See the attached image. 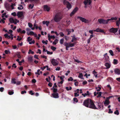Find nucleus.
<instances>
[{"label":"nucleus","mask_w":120,"mask_h":120,"mask_svg":"<svg viewBox=\"0 0 120 120\" xmlns=\"http://www.w3.org/2000/svg\"><path fill=\"white\" fill-rule=\"evenodd\" d=\"M83 105L86 107L94 109H97L95 105L94 101L90 98L85 100L83 103Z\"/></svg>","instance_id":"1"},{"label":"nucleus","mask_w":120,"mask_h":120,"mask_svg":"<svg viewBox=\"0 0 120 120\" xmlns=\"http://www.w3.org/2000/svg\"><path fill=\"white\" fill-rule=\"evenodd\" d=\"M117 19L116 17H112L110 19H108L106 20L101 19H98V22L100 24H107L109 21L116 20Z\"/></svg>","instance_id":"2"},{"label":"nucleus","mask_w":120,"mask_h":120,"mask_svg":"<svg viewBox=\"0 0 120 120\" xmlns=\"http://www.w3.org/2000/svg\"><path fill=\"white\" fill-rule=\"evenodd\" d=\"M53 16V20L55 22H60L62 18V16L59 13H56L55 15H54Z\"/></svg>","instance_id":"3"},{"label":"nucleus","mask_w":120,"mask_h":120,"mask_svg":"<svg viewBox=\"0 0 120 120\" xmlns=\"http://www.w3.org/2000/svg\"><path fill=\"white\" fill-rule=\"evenodd\" d=\"M64 45L66 47V50H68V48L70 47H72L74 46V44L73 43H68L66 42L64 43Z\"/></svg>","instance_id":"4"},{"label":"nucleus","mask_w":120,"mask_h":120,"mask_svg":"<svg viewBox=\"0 0 120 120\" xmlns=\"http://www.w3.org/2000/svg\"><path fill=\"white\" fill-rule=\"evenodd\" d=\"M77 19H79L82 22H84L85 23H88L90 21L80 16H78Z\"/></svg>","instance_id":"5"},{"label":"nucleus","mask_w":120,"mask_h":120,"mask_svg":"<svg viewBox=\"0 0 120 120\" xmlns=\"http://www.w3.org/2000/svg\"><path fill=\"white\" fill-rule=\"evenodd\" d=\"M9 20L11 23H14L15 24H17L16 21H17V20L16 19H15L14 20L12 18H11L9 19Z\"/></svg>","instance_id":"6"},{"label":"nucleus","mask_w":120,"mask_h":120,"mask_svg":"<svg viewBox=\"0 0 120 120\" xmlns=\"http://www.w3.org/2000/svg\"><path fill=\"white\" fill-rule=\"evenodd\" d=\"M117 30V28H111L109 30V31L110 32L114 33L116 32Z\"/></svg>","instance_id":"7"},{"label":"nucleus","mask_w":120,"mask_h":120,"mask_svg":"<svg viewBox=\"0 0 120 120\" xmlns=\"http://www.w3.org/2000/svg\"><path fill=\"white\" fill-rule=\"evenodd\" d=\"M44 9L45 11H49L50 10V8L47 5H45L44 6Z\"/></svg>","instance_id":"8"},{"label":"nucleus","mask_w":120,"mask_h":120,"mask_svg":"<svg viewBox=\"0 0 120 120\" xmlns=\"http://www.w3.org/2000/svg\"><path fill=\"white\" fill-rule=\"evenodd\" d=\"M104 59L105 60V61H107L109 60V57L107 55V53H106L104 55Z\"/></svg>","instance_id":"9"},{"label":"nucleus","mask_w":120,"mask_h":120,"mask_svg":"<svg viewBox=\"0 0 120 120\" xmlns=\"http://www.w3.org/2000/svg\"><path fill=\"white\" fill-rule=\"evenodd\" d=\"M56 60L54 59H53L51 60V63L53 66H57L58 65V64L56 62Z\"/></svg>","instance_id":"10"},{"label":"nucleus","mask_w":120,"mask_h":120,"mask_svg":"<svg viewBox=\"0 0 120 120\" xmlns=\"http://www.w3.org/2000/svg\"><path fill=\"white\" fill-rule=\"evenodd\" d=\"M58 94L57 93H53L52 94V95L53 98H58L59 97Z\"/></svg>","instance_id":"11"},{"label":"nucleus","mask_w":120,"mask_h":120,"mask_svg":"<svg viewBox=\"0 0 120 120\" xmlns=\"http://www.w3.org/2000/svg\"><path fill=\"white\" fill-rule=\"evenodd\" d=\"M23 14V13L22 11H18L17 13V15L18 18L21 17Z\"/></svg>","instance_id":"12"},{"label":"nucleus","mask_w":120,"mask_h":120,"mask_svg":"<svg viewBox=\"0 0 120 120\" xmlns=\"http://www.w3.org/2000/svg\"><path fill=\"white\" fill-rule=\"evenodd\" d=\"M89 3V4L90 5L91 3V0H86L84 1L83 2V3L85 5H86L87 4Z\"/></svg>","instance_id":"13"},{"label":"nucleus","mask_w":120,"mask_h":120,"mask_svg":"<svg viewBox=\"0 0 120 120\" xmlns=\"http://www.w3.org/2000/svg\"><path fill=\"white\" fill-rule=\"evenodd\" d=\"M110 103V102L109 100H105L104 102V104L105 106H106L109 105Z\"/></svg>","instance_id":"14"},{"label":"nucleus","mask_w":120,"mask_h":120,"mask_svg":"<svg viewBox=\"0 0 120 120\" xmlns=\"http://www.w3.org/2000/svg\"><path fill=\"white\" fill-rule=\"evenodd\" d=\"M115 73L118 75L120 74V70L118 68H116L114 70Z\"/></svg>","instance_id":"15"},{"label":"nucleus","mask_w":120,"mask_h":120,"mask_svg":"<svg viewBox=\"0 0 120 120\" xmlns=\"http://www.w3.org/2000/svg\"><path fill=\"white\" fill-rule=\"evenodd\" d=\"M66 4L67 5V7L68 9H70L71 8V5L70 4L69 2H67V3Z\"/></svg>","instance_id":"16"},{"label":"nucleus","mask_w":120,"mask_h":120,"mask_svg":"<svg viewBox=\"0 0 120 120\" xmlns=\"http://www.w3.org/2000/svg\"><path fill=\"white\" fill-rule=\"evenodd\" d=\"M4 6L6 9L7 11H8L10 9L9 5L7 3L4 4Z\"/></svg>","instance_id":"17"},{"label":"nucleus","mask_w":120,"mask_h":120,"mask_svg":"<svg viewBox=\"0 0 120 120\" xmlns=\"http://www.w3.org/2000/svg\"><path fill=\"white\" fill-rule=\"evenodd\" d=\"M105 65L107 69H108L110 68L111 65L108 63H106L105 64Z\"/></svg>","instance_id":"18"},{"label":"nucleus","mask_w":120,"mask_h":120,"mask_svg":"<svg viewBox=\"0 0 120 120\" xmlns=\"http://www.w3.org/2000/svg\"><path fill=\"white\" fill-rule=\"evenodd\" d=\"M42 23L43 24H46V25L48 26L49 23V22L48 21H43L42 22Z\"/></svg>","instance_id":"19"},{"label":"nucleus","mask_w":120,"mask_h":120,"mask_svg":"<svg viewBox=\"0 0 120 120\" xmlns=\"http://www.w3.org/2000/svg\"><path fill=\"white\" fill-rule=\"evenodd\" d=\"M33 60V57L32 56L29 57H28V61L29 62H32Z\"/></svg>","instance_id":"20"},{"label":"nucleus","mask_w":120,"mask_h":120,"mask_svg":"<svg viewBox=\"0 0 120 120\" xmlns=\"http://www.w3.org/2000/svg\"><path fill=\"white\" fill-rule=\"evenodd\" d=\"M118 63V60L116 59H114L113 62V63L114 65H116Z\"/></svg>","instance_id":"21"},{"label":"nucleus","mask_w":120,"mask_h":120,"mask_svg":"<svg viewBox=\"0 0 120 120\" xmlns=\"http://www.w3.org/2000/svg\"><path fill=\"white\" fill-rule=\"evenodd\" d=\"M93 31L98 32V28H97L96 30H89V32L91 34H93Z\"/></svg>","instance_id":"22"},{"label":"nucleus","mask_w":120,"mask_h":120,"mask_svg":"<svg viewBox=\"0 0 120 120\" xmlns=\"http://www.w3.org/2000/svg\"><path fill=\"white\" fill-rule=\"evenodd\" d=\"M98 32L104 33V34H105V33L103 30L100 29L99 28H98Z\"/></svg>","instance_id":"23"},{"label":"nucleus","mask_w":120,"mask_h":120,"mask_svg":"<svg viewBox=\"0 0 120 120\" xmlns=\"http://www.w3.org/2000/svg\"><path fill=\"white\" fill-rule=\"evenodd\" d=\"M78 7H76L73 10V11L75 13L77 11H78Z\"/></svg>","instance_id":"24"},{"label":"nucleus","mask_w":120,"mask_h":120,"mask_svg":"<svg viewBox=\"0 0 120 120\" xmlns=\"http://www.w3.org/2000/svg\"><path fill=\"white\" fill-rule=\"evenodd\" d=\"M58 40L57 39H56L53 42L52 44L55 45H56L58 43Z\"/></svg>","instance_id":"25"},{"label":"nucleus","mask_w":120,"mask_h":120,"mask_svg":"<svg viewBox=\"0 0 120 120\" xmlns=\"http://www.w3.org/2000/svg\"><path fill=\"white\" fill-rule=\"evenodd\" d=\"M16 79H11V82L12 83H13L14 84H15L16 82L15 81Z\"/></svg>","instance_id":"26"},{"label":"nucleus","mask_w":120,"mask_h":120,"mask_svg":"<svg viewBox=\"0 0 120 120\" xmlns=\"http://www.w3.org/2000/svg\"><path fill=\"white\" fill-rule=\"evenodd\" d=\"M34 32L33 31H31L30 32L29 34H27H27L28 35H33L34 34Z\"/></svg>","instance_id":"27"},{"label":"nucleus","mask_w":120,"mask_h":120,"mask_svg":"<svg viewBox=\"0 0 120 120\" xmlns=\"http://www.w3.org/2000/svg\"><path fill=\"white\" fill-rule=\"evenodd\" d=\"M109 52L110 53L111 55L112 56H113L114 55L113 53L112 50H110L109 51Z\"/></svg>","instance_id":"28"},{"label":"nucleus","mask_w":120,"mask_h":120,"mask_svg":"<svg viewBox=\"0 0 120 120\" xmlns=\"http://www.w3.org/2000/svg\"><path fill=\"white\" fill-rule=\"evenodd\" d=\"M65 89L67 91H69V90H71L72 89V88L70 86L69 88L68 87H66L65 88Z\"/></svg>","instance_id":"29"},{"label":"nucleus","mask_w":120,"mask_h":120,"mask_svg":"<svg viewBox=\"0 0 120 120\" xmlns=\"http://www.w3.org/2000/svg\"><path fill=\"white\" fill-rule=\"evenodd\" d=\"M14 92L13 91H10L8 92V94L9 95H12L13 94Z\"/></svg>","instance_id":"30"},{"label":"nucleus","mask_w":120,"mask_h":120,"mask_svg":"<svg viewBox=\"0 0 120 120\" xmlns=\"http://www.w3.org/2000/svg\"><path fill=\"white\" fill-rule=\"evenodd\" d=\"M32 38H30V37H28L27 38V41L29 42L31 41L32 40Z\"/></svg>","instance_id":"31"},{"label":"nucleus","mask_w":120,"mask_h":120,"mask_svg":"<svg viewBox=\"0 0 120 120\" xmlns=\"http://www.w3.org/2000/svg\"><path fill=\"white\" fill-rule=\"evenodd\" d=\"M66 30L67 32H68L67 35H68L70 34V33L71 32V31L70 29H67Z\"/></svg>","instance_id":"32"},{"label":"nucleus","mask_w":120,"mask_h":120,"mask_svg":"<svg viewBox=\"0 0 120 120\" xmlns=\"http://www.w3.org/2000/svg\"><path fill=\"white\" fill-rule=\"evenodd\" d=\"M48 36H49V37L50 38H52L53 39H55V36L54 35L52 36H50V35L49 34H48Z\"/></svg>","instance_id":"33"},{"label":"nucleus","mask_w":120,"mask_h":120,"mask_svg":"<svg viewBox=\"0 0 120 120\" xmlns=\"http://www.w3.org/2000/svg\"><path fill=\"white\" fill-rule=\"evenodd\" d=\"M51 48L53 51H55L56 49V47L53 46H52L51 47Z\"/></svg>","instance_id":"34"},{"label":"nucleus","mask_w":120,"mask_h":120,"mask_svg":"<svg viewBox=\"0 0 120 120\" xmlns=\"http://www.w3.org/2000/svg\"><path fill=\"white\" fill-rule=\"evenodd\" d=\"M114 113L115 114L117 115H118L119 114V112L118 110H116L114 112Z\"/></svg>","instance_id":"35"},{"label":"nucleus","mask_w":120,"mask_h":120,"mask_svg":"<svg viewBox=\"0 0 120 120\" xmlns=\"http://www.w3.org/2000/svg\"><path fill=\"white\" fill-rule=\"evenodd\" d=\"M5 53L6 54H8V53H10V52L9 50H6L4 51Z\"/></svg>","instance_id":"36"},{"label":"nucleus","mask_w":120,"mask_h":120,"mask_svg":"<svg viewBox=\"0 0 120 120\" xmlns=\"http://www.w3.org/2000/svg\"><path fill=\"white\" fill-rule=\"evenodd\" d=\"M67 23L68 24L66 26L67 27H68V26L69 25L70 22V21L69 20L68 21L67 20L66 21Z\"/></svg>","instance_id":"37"},{"label":"nucleus","mask_w":120,"mask_h":120,"mask_svg":"<svg viewBox=\"0 0 120 120\" xmlns=\"http://www.w3.org/2000/svg\"><path fill=\"white\" fill-rule=\"evenodd\" d=\"M46 52H47V53L48 54H52L53 53L52 52H50V51H48L47 50H46Z\"/></svg>","instance_id":"38"},{"label":"nucleus","mask_w":120,"mask_h":120,"mask_svg":"<svg viewBox=\"0 0 120 120\" xmlns=\"http://www.w3.org/2000/svg\"><path fill=\"white\" fill-rule=\"evenodd\" d=\"M28 26L29 27L31 28L33 26V25L31 23L29 22L28 23Z\"/></svg>","instance_id":"39"},{"label":"nucleus","mask_w":120,"mask_h":120,"mask_svg":"<svg viewBox=\"0 0 120 120\" xmlns=\"http://www.w3.org/2000/svg\"><path fill=\"white\" fill-rule=\"evenodd\" d=\"M34 6V5L33 4L32 5L31 4H30L29 5V8H31V9H32Z\"/></svg>","instance_id":"40"},{"label":"nucleus","mask_w":120,"mask_h":120,"mask_svg":"<svg viewBox=\"0 0 120 120\" xmlns=\"http://www.w3.org/2000/svg\"><path fill=\"white\" fill-rule=\"evenodd\" d=\"M53 92L54 93H56L57 91V90L56 88H53Z\"/></svg>","instance_id":"41"},{"label":"nucleus","mask_w":120,"mask_h":120,"mask_svg":"<svg viewBox=\"0 0 120 120\" xmlns=\"http://www.w3.org/2000/svg\"><path fill=\"white\" fill-rule=\"evenodd\" d=\"M73 100L75 102H77L78 101V100L77 98H73Z\"/></svg>","instance_id":"42"},{"label":"nucleus","mask_w":120,"mask_h":120,"mask_svg":"<svg viewBox=\"0 0 120 120\" xmlns=\"http://www.w3.org/2000/svg\"><path fill=\"white\" fill-rule=\"evenodd\" d=\"M59 34L61 37H63L64 35V34L62 32H60L59 33Z\"/></svg>","instance_id":"43"},{"label":"nucleus","mask_w":120,"mask_h":120,"mask_svg":"<svg viewBox=\"0 0 120 120\" xmlns=\"http://www.w3.org/2000/svg\"><path fill=\"white\" fill-rule=\"evenodd\" d=\"M11 74V72L10 71H9L7 72L6 75H7L8 76H9Z\"/></svg>","instance_id":"44"},{"label":"nucleus","mask_w":120,"mask_h":120,"mask_svg":"<svg viewBox=\"0 0 120 120\" xmlns=\"http://www.w3.org/2000/svg\"><path fill=\"white\" fill-rule=\"evenodd\" d=\"M64 41V39H61L60 40V44H63Z\"/></svg>","instance_id":"45"},{"label":"nucleus","mask_w":120,"mask_h":120,"mask_svg":"<svg viewBox=\"0 0 120 120\" xmlns=\"http://www.w3.org/2000/svg\"><path fill=\"white\" fill-rule=\"evenodd\" d=\"M77 40V38H72V40H71V42H73L74 41H76Z\"/></svg>","instance_id":"46"},{"label":"nucleus","mask_w":120,"mask_h":120,"mask_svg":"<svg viewBox=\"0 0 120 120\" xmlns=\"http://www.w3.org/2000/svg\"><path fill=\"white\" fill-rule=\"evenodd\" d=\"M29 93L31 95H33L34 94V93L33 92V91L32 90H30L29 91Z\"/></svg>","instance_id":"47"},{"label":"nucleus","mask_w":120,"mask_h":120,"mask_svg":"<svg viewBox=\"0 0 120 120\" xmlns=\"http://www.w3.org/2000/svg\"><path fill=\"white\" fill-rule=\"evenodd\" d=\"M83 76L82 74V73H80L79 74V75L78 76V77L79 78H81V77Z\"/></svg>","instance_id":"48"},{"label":"nucleus","mask_w":120,"mask_h":120,"mask_svg":"<svg viewBox=\"0 0 120 120\" xmlns=\"http://www.w3.org/2000/svg\"><path fill=\"white\" fill-rule=\"evenodd\" d=\"M68 81H72L73 80V79L72 77H70L68 79Z\"/></svg>","instance_id":"49"},{"label":"nucleus","mask_w":120,"mask_h":120,"mask_svg":"<svg viewBox=\"0 0 120 120\" xmlns=\"http://www.w3.org/2000/svg\"><path fill=\"white\" fill-rule=\"evenodd\" d=\"M35 41L34 40H33L31 42H29V44H30L31 45L32 43H33V44L34 43H35Z\"/></svg>","instance_id":"50"},{"label":"nucleus","mask_w":120,"mask_h":120,"mask_svg":"<svg viewBox=\"0 0 120 120\" xmlns=\"http://www.w3.org/2000/svg\"><path fill=\"white\" fill-rule=\"evenodd\" d=\"M17 31L18 33H20V32L22 31V30L20 28H19L18 29H17Z\"/></svg>","instance_id":"51"},{"label":"nucleus","mask_w":120,"mask_h":120,"mask_svg":"<svg viewBox=\"0 0 120 120\" xmlns=\"http://www.w3.org/2000/svg\"><path fill=\"white\" fill-rule=\"evenodd\" d=\"M75 14V13L72 11L70 14V16H71V17L73 15Z\"/></svg>","instance_id":"52"},{"label":"nucleus","mask_w":120,"mask_h":120,"mask_svg":"<svg viewBox=\"0 0 120 120\" xmlns=\"http://www.w3.org/2000/svg\"><path fill=\"white\" fill-rule=\"evenodd\" d=\"M64 78V76L63 75L62 76H60V78L61 80H64L63 78Z\"/></svg>","instance_id":"53"},{"label":"nucleus","mask_w":120,"mask_h":120,"mask_svg":"<svg viewBox=\"0 0 120 120\" xmlns=\"http://www.w3.org/2000/svg\"><path fill=\"white\" fill-rule=\"evenodd\" d=\"M24 60H22L21 61H19V64L20 65H21V63H22L23 62H24Z\"/></svg>","instance_id":"54"},{"label":"nucleus","mask_w":120,"mask_h":120,"mask_svg":"<svg viewBox=\"0 0 120 120\" xmlns=\"http://www.w3.org/2000/svg\"><path fill=\"white\" fill-rule=\"evenodd\" d=\"M11 15L14 16H15L16 15V14L15 12H14L11 13Z\"/></svg>","instance_id":"55"},{"label":"nucleus","mask_w":120,"mask_h":120,"mask_svg":"<svg viewBox=\"0 0 120 120\" xmlns=\"http://www.w3.org/2000/svg\"><path fill=\"white\" fill-rule=\"evenodd\" d=\"M4 90V88L3 87H1L0 88V91L1 92H3Z\"/></svg>","instance_id":"56"},{"label":"nucleus","mask_w":120,"mask_h":120,"mask_svg":"<svg viewBox=\"0 0 120 120\" xmlns=\"http://www.w3.org/2000/svg\"><path fill=\"white\" fill-rule=\"evenodd\" d=\"M52 83H51L50 82H49L48 84V85L50 87H51L52 86Z\"/></svg>","instance_id":"57"},{"label":"nucleus","mask_w":120,"mask_h":120,"mask_svg":"<svg viewBox=\"0 0 120 120\" xmlns=\"http://www.w3.org/2000/svg\"><path fill=\"white\" fill-rule=\"evenodd\" d=\"M108 113H113L112 111L110 109H109Z\"/></svg>","instance_id":"58"},{"label":"nucleus","mask_w":120,"mask_h":120,"mask_svg":"<svg viewBox=\"0 0 120 120\" xmlns=\"http://www.w3.org/2000/svg\"><path fill=\"white\" fill-rule=\"evenodd\" d=\"M64 38H65V40L66 41H67L68 40V39L69 38V37H68L66 36H64Z\"/></svg>","instance_id":"59"},{"label":"nucleus","mask_w":120,"mask_h":120,"mask_svg":"<svg viewBox=\"0 0 120 120\" xmlns=\"http://www.w3.org/2000/svg\"><path fill=\"white\" fill-rule=\"evenodd\" d=\"M74 61L75 62H76L78 63L82 62H81L77 60H75Z\"/></svg>","instance_id":"60"},{"label":"nucleus","mask_w":120,"mask_h":120,"mask_svg":"<svg viewBox=\"0 0 120 120\" xmlns=\"http://www.w3.org/2000/svg\"><path fill=\"white\" fill-rule=\"evenodd\" d=\"M101 94V92H98V97H100Z\"/></svg>","instance_id":"61"},{"label":"nucleus","mask_w":120,"mask_h":120,"mask_svg":"<svg viewBox=\"0 0 120 120\" xmlns=\"http://www.w3.org/2000/svg\"><path fill=\"white\" fill-rule=\"evenodd\" d=\"M36 82V80L34 79H33L32 80V82L33 83H35Z\"/></svg>","instance_id":"62"},{"label":"nucleus","mask_w":120,"mask_h":120,"mask_svg":"<svg viewBox=\"0 0 120 120\" xmlns=\"http://www.w3.org/2000/svg\"><path fill=\"white\" fill-rule=\"evenodd\" d=\"M4 36L5 38H8L9 36V35H8V34L7 33H6L4 35Z\"/></svg>","instance_id":"63"},{"label":"nucleus","mask_w":120,"mask_h":120,"mask_svg":"<svg viewBox=\"0 0 120 120\" xmlns=\"http://www.w3.org/2000/svg\"><path fill=\"white\" fill-rule=\"evenodd\" d=\"M60 67H57V68L55 70L56 71H59L60 70Z\"/></svg>","instance_id":"64"}]
</instances>
